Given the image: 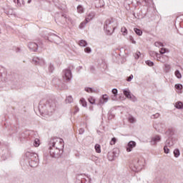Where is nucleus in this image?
Wrapping results in <instances>:
<instances>
[{"instance_id": "nucleus-1", "label": "nucleus", "mask_w": 183, "mask_h": 183, "mask_svg": "<svg viewBox=\"0 0 183 183\" xmlns=\"http://www.w3.org/2000/svg\"><path fill=\"white\" fill-rule=\"evenodd\" d=\"M49 147L50 157L51 158H59L64 153V139L58 137L51 138Z\"/></svg>"}, {"instance_id": "nucleus-2", "label": "nucleus", "mask_w": 183, "mask_h": 183, "mask_svg": "<svg viewBox=\"0 0 183 183\" xmlns=\"http://www.w3.org/2000/svg\"><path fill=\"white\" fill-rule=\"evenodd\" d=\"M55 111V102L52 99L41 100L39 104V112L41 115H52V113Z\"/></svg>"}, {"instance_id": "nucleus-3", "label": "nucleus", "mask_w": 183, "mask_h": 183, "mask_svg": "<svg viewBox=\"0 0 183 183\" xmlns=\"http://www.w3.org/2000/svg\"><path fill=\"white\" fill-rule=\"evenodd\" d=\"M104 29L107 35H112L115 31V20L109 19L104 21Z\"/></svg>"}, {"instance_id": "nucleus-4", "label": "nucleus", "mask_w": 183, "mask_h": 183, "mask_svg": "<svg viewBox=\"0 0 183 183\" xmlns=\"http://www.w3.org/2000/svg\"><path fill=\"white\" fill-rule=\"evenodd\" d=\"M44 38H47L48 41H51V42H54L57 45L59 44H62V39L57 36L55 34H51L48 32V30H44Z\"/></svg>"}, {"instance_id": "nucleus-5", "label": "nucleus", "mask_w": 183, "mask_h": 183, "mask_svg": "<svg viewBox=\"0 0 183 183\" xmlns=\"http://www.w3.org/2000/svg\"><path fill=\"white\" fill-rule=\"evenodd\" d=\"M26 157L31 159L29 162L30 167H36V161H38V154L36 153L27 152H26Z\"/></svg>"}, {"instance_id": "nucleus-6", "label": "nucleus", "mask_w": 183, "mask_h": 183, "mask_svg": "<svg viewBox=\"0 0 183 183\" xmlns=\"http://www.w3.org/2000/svg\"><path fill=\"white\" fill-rule=\"evenodd\" d=\"M42 45L43 44L41 41H39L38 43L31 41L28 43L27 46L31 52H36L38 51V48H42Z\"/></svg>"}, {"instance_id": "nucleus-7", "label": "nucleus", "mask_w": 183, "mask_h": 183, "mask_svg": "<svg viewBox=\"0 0 183 183\" xmlns=\"http://www.w3.org/2000/svg\"><path fill=\"white\" fill-rule=\"evenodd\" d=\"M122 91L124 95L126 97V98H127V99H130V101H132V102H137V97L131 93L129 89H124Z\"/></svg>"}, {"instance_id": "nucleus-8", "label": "nucleus", "mask_w": 183, "mask_h": 183, "mask_svg": "<svg viewBox=\"0 0 183 183\" xmlns=\"http://www.w3.org/2000/svg\"><path fill=\"white\" fill-rule=\"evenodd\" d=\"M63 78L66 81H71L72 79V71H71V69H66L63 71Z\"/></svg>"}, {"instance_id": "nucleus-9", "label": "nucleus", "mask_w": 183, "mask_h": 183, "mask_svg": "<svg viewBox=\"0 0 183 183\" xmlns=\"http://www.w3.org/2000/svg\"><path fill=\"white\" fill-rule=\"evenodd\" d=\"M32 61L33 64H35V65H45V61H44V59L41 57H34Z\"/></svg>"}, {"instance_id": "nucleus-10", "label": "nucleus", "mask_w": 183, "mask_h": 183, "mask_svg": "<svg viewBox=\"0 0 183 183\" xmlns=\"http://www.w3.org/2000/svg\"><path fill=\"white\" fill-rule=\"evenodd\" d=\"M136 147H137V142L134 141L129 142L127 146V152H131L132 149H134V148H135Z\"/></svg>"}, {"instance_id": "nucleus-11", "label": "nucleus", "mask_w": 183, "mask_h": 183, "mask_svg": "<svg viewBox=\"0 0 183 183\" xmlns=\"http://www.w3.org/2000/svg\"><path fill=\"white\" fill-rule=\"evenodd\" d=\"M161 141V136L159 135H156L154 137H152V139L150 141V144L152 145H157V144H158V142H159Z\"/></svg>"}, {"instance_id": "nucleus-12", "label": "nucleus", "mask_w": 183, "mask_h": 183, "mask_svg": "<svg viewBox=\"0 0 183 183\" xmlns=\"http://www.w3.org/2000/svg\"><path fill=\"white\" fill-rule=\"evenodd\" d=\"M143 166H144V164H142V162L137 160V162H135L134 163V167L136 169L134 171H141L142 169Z\"/></svg>"}, {"instance_id": "nucleus-13", "label": "nucleus", "mask_w": 183, "mask_h": 183, "mask_svg": "<svg viewBox=\"0 0 183 183\" xmlns=\"http://www.w3.org/2000/svg\"><path fill=\"white\" fill-rule=\"evenodd\" d=\"M108 99H109L108 95L104 94L99 99V105H104V104H107V102H108Z\"/></svg>"}, {"instance_id": "nucleus-14", "label": "nucleus", "mask_w": 183, "mask_h": 183, "mask_svg": "<svg viewBox=\"0 0 183 183\" xmlns=\"http://www.w3.org/2000/svg\"><path fill=\"white\" fill-rule=\"evenodd\" d=\"M157 61H159L162 64H165V62H168V61H169V57H168L167 55L159 56Z\"/></svg>"}, {"instance_id": "nucleus-15", "label": "nucleus", "mask_w": 183, "mask_h": 183, "mask_svg": "<svg viewBox=\"0 0 183 183\" xmlns=\"http://www.w3.org/2000/svg\"><path fill=\"white\" fill-rule=\"evenodd\" d=\"M96 15H97V13H95V11H90L88 14L87 17L86 18V20L89 22V21H92V19L95 18Z\"/></svg>"}, {"instance_id": "nucleus-16", "label": "nucleus", "mask_w": 183, "mask_h": 183, "mask_svg": "<svg viewBox=\"0 0 183 183\" xmlns=\"http://www.w3.org/2000/svg\"><path fill=\"white\" fill-rule=\"evenodd\" d=\"M149 55L150 56H152V58H157V61H158V59L159 58V54L154 51H149Z\"/></svg>"}, {"instance_id": "nucleus-17", "label": "nucleus", "mask_w": 183, "mask_h": 183, "mask_svg": "<svg viewBox=\"0 0 183 183\" xmlns=\"http://www.w3.org/2000/svg\"><path fill=\"white\" fill-rule=\"evenodd\" d=\"M165 134L167 135V137H168V138H171L172 137V135H174V132L172 131V129H169L166 131Z\"/></svg>"}, {"instance_id": "nucleus-18", "label": "nucleus", "mask_w": 183, "mask_h": 183, "mask_svg": "<svg viewBox=\"0 0 183 183\" xmlns=\"http://www.w3.org/2000/svg\"><path fill=\"white\" fill-rule=\"evenodd\" d=\"M174 107L177 109H183V103L182 102H177Z\"/></svg>"}, {"instance_id": "nucleus-19", "label": "nucleus", "mask_w": 183, "mask_h": 183, "mask_svg": "<svg viewBox=\"0 0 183 183\" xmlns=\"http://www.w3.org/2000/svg\"><path fill=\"white\" fill-rule=\"evenodd\" d=\"M84 11H85V9L82 6V5H79L77 6V12H78V14H84Z\"/></svg>"}, {"instance_id": "nucleus-20", "label": "nucleus", "mask_w": 183, "mask_h": 183, "mask_svg": "<svg viewBox=\"0 0 183 183\" xmlns=\"http://www.w3.org/2000/svg\"><path fill=\"white\" fill-rule=\"evenodd\" d=\"M62 18H64V19H65L66 22H71V24H72V19H71V17L66 16V14H63Z\"/></svg>"}, {"instance_id": "nucleus-21", "label": "nucleus", "mask_w": 183, "mask_h": 183, "mask_svg": "<svg viewBox=\"0 0 183 183\" xmlns=\"http://www.w3.org/2000/svg\"><path fill=\"white\" fill-rule=\"evenodd\" d=\"M88 22H89V21L88 20H86V19H85V20L80 24V25L79 26V28H80V29H83V28H85V26H86V24H88Z\"/></svg>"}, {"instance_id": "nucleus-22", "label": "nucleus", "mask_w": 183, "mask_h": 183, "mask_svg": "<svg viewBox=\"0 0 183 183\" xmlns=\"http://www.w3.org/2000/svg\"><path fill=\"white\" fill-rule=\"evenodd\" d=\"M115 154L114 152H109L107 154L109 161H114V157Z\"/></svg>"}, {"instance_id": "nucleus-23", "label": "nucleus", "mask_w": 183, "mask_h": 183, "mask_svg": "<svg viewBox=\"0 0 183 183\" xmlns=\"http://www.w3.org/2000/svg\"><path fill=\"white\" fill-rule=\"evenodd\" d=\"M79 45L80 46H84V47H85V46H86L88 45V43H87L86 41H85V40H80V41H79Z\"/></svg>"}, {"instance_id": "nucleus-24", "label": "nucleus", "mask_w": 183, "mask_h": 183, "mask_svg": "<svg viewBox=\"0 0 183 183\" xmlns=\"http://www.w3.org/2000/svg\"><path fill=\"white\" fill-rule=\"evenodd\" d=\"M173 154H174L175 158H178V157H179V155H181V152H179V149H175L173 152Z\"/></svg>"}, {"instance_id": "nucleus-25", "label": "nucleus", "mask_w": 183, "mask_h": 183, "mask_svg": "<svg viewBox=\"0 0 183 183\" xmlns=\"http://www.w3.org/2000/svg\"><path fill=\"white\" fill-rule=\"evenodd\" d=\"M84 91H86V92H88L89 94H92V93L95 92V89H94L93 88H91V87H86L84 89Z\"/></svg>"}, {"instance_id": "nucleus-26", "label": "nucleus", "mask_w": 183, "mask_h": 183, "mask_svg": "<svg viewBox=\"0 0 183 183\" xmlns=\"http://www.w3.org/2000/svg\"><path fill=\"white\" fill-rule=\"evenodd\" d=\"M128 121H129V122H130L131 124H134V122H137V119H134V117H132V115L129 116V117H128Z\"/></svg>"}, {"instance_id": "nucleus-27", "label": "nucleus", "mask_w": 183, "mask_h": 183, "mask_svg": "<svg viewBox=\"0 0 183 183\" xmlns=\"http://www.w3.org/2000/svg\"><path fill=\"white\" fill-rule=\"evenodd\" d=\"M159 52H160L161 55H164V54L169 53V50H168L165 48H162V49H160Z\"/></svg>"}, {"instance_id": "nucleus-28", "label": "nucleus", "mask_w": 183, "mask_h": 183, "mask_svg": "<svg viewBox=\"0 0 183 183\" xmlns=\"http://www.w3.org/2000/svg\"><path fill=\"white\" fill-rule=\"evenodd\" d=\"M121 32H122V35H124V36L128 34V30L127 29V28L125 26L122 27Z\"/></svg>"}, {"instance_id": "nucleus-29", "label": "nucleus", "mask_w": 183, "mask_h": 183, "mask_svg": "<svg viewBox=\"0 0 183 183\" xmlns=\"http://www.w3.org/2000/svg\"><path fill=\"white\" fill-rule=\"evenodd\" d=\"M74 102V99L72 98V96H69L66 98V104H71V102Z\"/></svg>"}, {"instance_id": "nucleus-30", "label": "nucleus", "mask_w": 183, "mask_h": 183, "mask_svg": "<svg viewBox=\"0 0 183 183\" xmlns=\"http://www.w3.org/2000/svg\"><path fill=\"white\" fill-rule=\"evenodd\" d=\"M54 69H55V67L54 66V64L50 63L49 65V72L52 74V72H54Z\"/></svg>"}, {"instance_id": "nucleus-31", "label": "nucleus", "mask_w": 183, "mask_h": 183, "mask_svg": "<svg viewBox=\"0 0 183 183\" xmlns=\"http://www.w3.org/2000/svg\"><path fill=\"white\" fill-rule=\"evenodd\" d=\"M134 32L137 34V35H139V36H141L142 35V31L139 29L134 28Z\"/></svg>"}, {"instance_id": "nucleus-32", "label": "nucleus", "mask_w": 183, "mask_h": 183, "mask_svg": "<svg viewBox=\"0 0 183 183\" xmlns=\"http://www.w3.org/2000/svg\"><path fill=\"white\" fill-rule=\"evenodd\" d=\"M164 71L165 72H168L169 71H171V65L168 64H164Z\"/></svg>"}, {"instance_id": "nucleus-33", "label": "nucleus", "mask_w": 183, "mask_h": 183, "mask_svg": "<svg viewBox=\"0 0 183 183\" xmlns=\"http://www.w3.org/2000/svg\"><path fill=\"white\" fill-rule=\"evenodd\" d=\"M94 148L96 149V152H97L98 154H101V145L99 144H96L94 146Z\"/></svg>"}, {"instance_id": "nucleus-34", "label": "nucleus", "mask_w": 183, "mask_h": 183, "mask_svg": "<svg viewBox=\"0 0 183 183\" xmlns=\"http://www.w3.org/2000/svg\"><path fill=\"white\" fill-rule=\"evenodd\" d=\"M174 74L178 79H181V78L182 77V75L181 74V72L179 71V70H176Z\"/></svg>"}, {"instance_id": "nucleus-35", "label": "nucleus", "mask_w": 183, "mask_h": 183, "mask_svg": "<svg viewBox=\"0 0 183 183\" xmlns=\"http://www.w3.org/2000/svg\"><path fill=\"white\" fill-rule=\"evenodd\" d=\"M80 104L82 105V107H86L87 104H86V101L85 100V99L81 98L80 99Z\"/></svg>"}, {"instance_id": "nucleus-36", "label": "nucleus", "mask_w": 183, "mask_h": 183, "mask_svg": "<svg viewBox=\"0 0 183 183\" xmlns=\"http://www.w3.org/2000/svg\"><path fill=\"white\" fill-rule=\"evenodd\" d=\"M165 146L166 147H172V141L169 139L166 140Z\"/></svg>"}, {"instance_id": "nucleus-37", "label": "nucleus", "mask_w": 183, "mask_h": 183, "mask_svg": "<svg viewBox=\"0 0 183 183\" xmlns=\"http://www.w3.org/2000/svg\"><path fill=\"white\" fill-rule=\"evenodd\" d=\"M88 101L90 104H92V105H94V104H95V99L92 97H89Z\"/></svg>"}, {"instance_id": "nucleus-38", "label": "nucleus", "mask_w": 183, "mask_h": 183, "mask_svg": "<svg viewBox=\"0 0 183 183\" xmlns=\"http://www.w3.org/2000/svg\"><path fill=\"white\" fill-rule=\"evenodd\" d=\"M135 59H139V56H141V52L137 51L134 55Z\"/></svg>"}, {"instance_id": "nucleus-39", "label": "nucleus", "mask_w": 183, "mask_h": 183, "mask_svg": "<svg viewBox=\"0 0 183 183\" xmlns=\"http://www.w3.org/2000/svg\"><path fill=\"white\" fill-rule=\"evenodd\" d=\"M16 4H17L18 6H21L24 5V0H17Z\"/></svg>"}, {"instance_id": "nucleus-40", "label": "nucleus", "mask_w": 183, "mask_h": 183, "mask_svg": "<svg viewBox=\"0 0 183 183\" xmlns=\"http://www.w3.org/2000/svg\"><path fill=\"white\" fill-rule=\"evenodd\" d=\"M84 52H86V54H91V52H92V50L91 49V47H86L84 49Z\"/></svg>"}, {"instance_id": "nucleus-41", "label": "nucleus", "mask_w": 183, "mask_h": 183, "mask_svg": "<svg viewBox=\"0 0 183 183\" xmlns=\"http://www.w3.org/2000/svg\"><path fill=\"white\" fill-rule=\"evenodd\" d=\"M146 64L148 65V66H154V62L151 61L150 60L146 61Z\"/></svg>"}, {"instance_id": "nucleus-42", "label": "nucleus", "mask_w": 183, "mask_h": 183, "mask_svg": "<svg viewBox=\"0 0 183 183\" xmlns=\"http://www.w3.org/2000/svg\"><path fill=\"white\" fill-rule=\"evenodd\" d=\"M117 143V138L113 137L110 142V145H115Z\"/></svg>"}, {"instance_id": "nucleus-43", "label": "nucleus", "mask_w": 183, "mask_h": 183, "mask_svg": "<svg viewBox=\"0 0 183 183\" xmlns=\"http://www.w3.org/2000/svg\"><path fill=\"white\" fill-rule=\"evenodd\" d=\"M8 158V154H2L1 157L0 158V161H5Z\"/></svg>"}, {"instance_id": "nucleus-44", "label": "nucleus", "mask_w": 183, "mask_h": 183, "mask_svg": "<svg viewBox=\"0 0 183 183\" xmlns=\"http://www.w3.org/2000/svg\"><path fill=\"white\" fill-rule=\"evenodd\" d=\"M154 45L157 47H159V46H164V44L162 43H161V41H156L154 43Z\"/></svg>"}, {"instance_id": "nucleus-45", "label": "nucleus", "mask_w": 183, "mask_h": 183, "mask_svg": "<svg viewBox=\"0 0 183 183\" xmlns=\"http://www.w3.org/2000/svg\"><path fill=\"white\" fill-rule=\"evenodd\" d=\"M134 79V75L131 74L127 78V82H131Z\"/></svg>"}, {"instance_id": "nucleus-46", "label": "nucleus", "mask_w": 183, "mask_h": 183, "mask_svg": "<svg viewBox=\"0 0 183 183\" xmlns=\"http://www.w3.org/2000/svg\"><path fill=\"white\" fill-rule=\"evenodd\" d=\"M34 145L36 147L39 145V140L38 139H35L34 142Z\"/></svg>"}, {"instance_id": "nucleus-47", "label": "nucleus", "mask_w": 183, "mask_h": 183, "mask_svg": "<svg viewBox=\"0 0 183 183\" xmlns=\"http://www.w3.org/2000/svg\"><path fill=\"white\" fill-rule=\"evenodd\" d=\"M164 151L165 154H169V149L168 148V146L164 147Z\"/></svg>"}, {"instance_id": "nucleus-48", "label": "nucleus", "mask_w": 183, "mask_h": 183, "mask_svg": "<svg viewBox=\"0 0 183 183\" xmlns=\"http://www.w3.org/2000/svg\"><path fill=\"white\" fill-rule=\"evenodd\" d=\"M152 118L153 119H157V118H159V113H156L155 114H153V115L152 116Z\"/></svg>"}, {"instance_id": "nucleus-49", "label": "nucleus", "mask_w": 183, "mask_h": 183, "mask_svg": "<svg viewBox=\"0 0 183 183\" xmlns=\"http://www.w3.org/2000/svg\"><path fill=\"white\" fill-rule=\"evenodd\" d=\"M112 94H113L114 95H118V89H113L112 90Z\"/></svg>"}, {"instance_id": "nucleus-50", "label": "nucleus", "mask_w": 183, "mask_h": 183, "mask_svg": "<svg viewBox=\"0 0 183 183\" xmlns=\"http://www.w3.org/2000/svg\"><path fill=\"white\" fill-rule=\"evenodd\" d=\"M129 40L132 42V44H137V41L134 40V37H132V36H129Z\"/></svg>"}, {"instance_id": "nucleus-51", "label": "nucleus", "mask_w": 183, "mask_h": 183, "mask_svg": "<svg viewBox=\"0 0 183 183\" xmlns=\"http://www.w3.org/2000/svg\"><path fill=\"white\" fill-rule=\"evenodd\" d=\"M174 86H175L176 89H181L182 88V85L179 84H175Z\"/></svg>"}, {"instance_id": "nucleus-52", "label": "nucleus", "mask_w": 183, "mask_h": 183, "mask_svg": "<svg viewBox=\"0 0 183 183\" xmlns=\"http://www.w3.org/2000/svg\"><path fill=\"white\" fill-rule=\"evenodd\" d=\"M85 132V130L83 128H81L79 129V134L80 135H82V134H84Z\"/></svg>"}, {"instance_id": "nucleus-53", "label": "nucleus", "mask_w": 183, "mask_h": 183, "mask_svg": "<svg viewBox=\"0 0 183 183\" xmlns=\"http://www.w3.org/2000/svg\"><path fill=\"white\" fill-rule=\"evenodd\" d=\"M117 95H115V94H114L113 96H112V101H117Z\"/></svg>"}, {"instance_id": "nucleus-54", "label": "nucleus", "mask_w": 183, "mask_h": 183, "mask_svg": "<svg viewBox=\"0 0 183 183\" xmlns=\"http://www.w3.org/2000/svg\"><path fill=\"white\" fill-rule=\"evenodd\" d=\"M79 111V108H78V107H75V111H74V114H76V112H78Z\"/></svg>"}, {"instance_id": "nucleus-55", "label": "nucleus", "mask_w": 183, "mask_h": 183, "mask_svg": "<svg viewBox=\"0 0 183 183\" xmlns=\"http://www.w3.org/2000/svg\"><path fill=\"white\" fill-rule=\"evenodd\" d=\"M31 2H32V0H28L27 1L28 4H31Z\"/></svg>"}, {"instance_id": "nucleus-56", "label": "nucleus", "mask_w": 183, "mask_h": 183, "mask_svg": "<svg viewBox=\"0 0 183 183\" xmlns=\"http://www.w3.org/2000/svg\"><path fill=\"white\" fill-rule=\"evenodd\" d=\"M145 0H138V2H144Z\"/></svg>"}, {"instance_id": "nucleus-57", "label": "nucleus", "mask_w": 183, "mask_h": 183, "mask_svg": "<svg viewBox=\"0 0 183 183\" xmlns=\"http://www.w3.org/2000/svg\"><path fill=\"white\" fill-rule=\"evenodd\" d=\"M96 2H102L101 0H97Z\"/></svg>"}, {"instance_id": "nucleus-58", "label": "nucleus", "mask_w": 183, "mask_h": 183, "mask_svg": "<svg viewBox=\"0 0 183 183\" xmlns=\"http://www.w3.org/2000/svg\"><path fill=\"white\" fill-rule=\"evenodd\" d=\"M14 1V2L15 3V4H16V1H18V0H13Z\"/></svg>"}, {"instance_id": "nucleus-59", "label": "nucleus", "mask_w": 183, "mask_h": 183, "mask_svg": "<svg viewBox=\"0 0 183 183\" xmlns=\"http://www.w3.org/2000/svg\"><path fill=\"white\" fill-rule=\"evenodd\" d=\"M89 181H91V180L89 179L88 182H89Z\"/></svg>"}, {"instance_id": "nucleus-60", "label": "nucleus", "mask_w": 183, "mask_h": 183, "mask_svg": "<svg viewBox=\"0 0 183 183\" xmlns=\"http://www.w3.org/2000/svg\"><path fill=\"white\" fill-rule=\"evenodd\" d=\"M81 182H84V179L81 181Z\"/></svg>"}]
</instances>
